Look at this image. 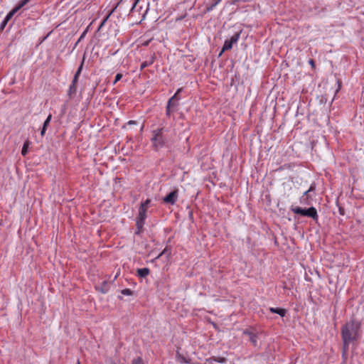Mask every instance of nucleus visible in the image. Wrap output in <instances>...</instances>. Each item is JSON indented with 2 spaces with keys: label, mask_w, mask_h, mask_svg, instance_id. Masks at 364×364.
Masks as SVG:
<instances>
[{
  "label": "nucleus",
  "mask_w": 364,
  "mask_h": 364,
  "mask_svg": "<svg viewBox=\"0 0 364 364\" xmlns=\"http://www.w3.org/2000/svg\"><path fill=\"white\" fill-rule=\"evenodd\" d=\"M339 212H340L341 215H344V212H343V208H339Z\"/></svg>",
  "instance_id": "obj_40"
},
{
  "label": "nucleus",
  "mask_w": 364,
  "mask_h": 364,
  "mask_svg": "<svg viewBox=\"0 0 364 364\" xmlns=\"http://www.w3.org/2000/svg\"><path fill=\"white\" fill-rule=\"evenodd\" d=\"M232 44L233 43H232V42L229 39L225 40L223 47V49L219 55L220 56L225 50L231 49L232 47Z\"/></svg>",
  "instance_id": "obj_15"
},
{
  "label": "nucleus",
  "mask_w": 364,
  "mask_h": 364,
  "mask_svg": "<svg viewBox=\"0 0 364 364\" xmlns=\"http://www.w3.org/2000/svg\"><path fill=\"white\" fill-rule=\"evenodd\" d=\"M51 119H52V114H50L48 116L47 119L45 120V122H44V123H43V127H46V128H47V127H48V125H49Z\"/></svg>",
  "instance_id": "obj_26"
},
{
  "label": "nucleus",
  "mask_w": 364,
  "mask_h": 364,
  "mask_svg": "<svg viewBox=\"0 0 364 364\" xmlns=\"http://www.w3.org/2000/svg\"><path fill=\"white\" fill-rule=\"evenodd\" d=\"M76 85H77V83H74L73 82H72L71 85L69 87V89H68V95L70 99L73 98V96L77 92Z\"/></svg>",
  "instance_id": "obj_8"
},
{
  "label": "nucleus",
  "mask_w": 364,
  "mask_h": 364,
  "mask_svg": "<svg viewBox=\"0 0 364 364\" xmlns=\"http://www.w3.org/2000/svg\"><path fill=\"white\" fill-rule=\"evenodd\" d=\"M315 190L316 184L314 183L311 185L309 188L304 193L303 196L305 197H312V193H314Z\"/></svg>",
  "instance_id": "obj_14"
},
{
  "label": "nucleus",
  "mask_w": 364,
  "mask_h": 364,
  "mask_svg": "<svg viewBox=\"0 0 364 364\" xmlns=\"http://www.w3.org/2000/svg\"><path fill=\"white\" fill-rule=\"evenodd\" d=\"M153 63V60H151L150 61H144L141 64L140 70H144L146 67L151 65Z\"/></svg>",
  "instance_id": "obj_24"
},
{
  "label": "nucleus",
  "mask_w": 364,
  "mask_h": 364,
  "mask_svg": "<svg viewBox=\"0 0 364 364\" xmlns=\"http://www.w3.org/2000/svg\"><path fill=\"white\" fill-rule=\"evenodd\" d=\"M311 198H312V197H305L304 196H302L300 198V203L304 205H309L310 204L309 199H311Z\"/></svg>",
  "instance_id": "obj_21"
},
{
  "label": "nucleus",
  "mask_w": 364,
  "mask_h": 364,
  "mask_svg": "<svg viewBox=\"0 0 364 364\" xmlns=\"http://www.w3.org/2000/svg\"><path fill=\"white\" fill-rule=\"evenodd\" d=\"M29 144H30V142L28 141H26L24 142L23 146L22 147V150H21V154L23 156H26L27 154Z\"/></svg>",
  "instance_id": "obj_19"
},
{
  "label": "nucleus",
  "mask_w": 364,
  "mask_h": 364,
  "mask_svg": "<svg viewBox=\"0 0 364 364\" xmlns=\"http://www.w3.org/2000/svg\"><path fill=\"white\" fill-rule=\"evenodd\" d=\"M18 11L14 8L9 13L6 15L5 17V20L9 22V21L14 16V15Z\"/></svg>",
  "instance_id": "obj_22"
},
{
  "label": "nucleus",
  "mask_w": 364,
  "mask_h": 364,
  "mask_svg": "<svg viewBox=\"0 0 364 364\" xmlns=\"http://www.w3.org/2000/svg\"><path fill=\"white\" fill-rule=\"evenodd\" d=\"M150 202L149 199H146L144 202L141 203L140 207H143L144 209H146Z\"/></svg>",
  "instance_id": "obj_28"
},
{
  "label": "nucleus",
  "mask_w": 364,
  "mask_h": 364,
  "mask_svg": "<svg viewBox=\"0 0 364 364\" xmlns=\"http://www.w3.org/2000/svg\"><path fill=\"white\" fill-rule=\"evenodd\" d=\"M309 63L311 65V68H315V66H316V65H315V62H314V60L310 59V60H309Z\"/></svg>",
  "instance_id": "obj_36"
},
{
  "label": "nucleus",
  "mask_w": 364,
  "mask_h": 364,
  "mask_svg": "<svg viewBox=\"0 0 364 364\" xmlns=\"http://www.w3.org/2000/svg\"><path fill=\"white\" fill-rule=\"evenodd\" d=\"M240 36V32L235 33L229 40L232 42V43H235L238 41Z\"/></svg>",
  "instance_id": "obj_23"
},
{
  "label": "nucleus",
  "mask_w": 364,
  "mask_h": 364,
  "mask_svg": "<svg viewBox=\"0 0 364 364\" xmlns=\"http://www.w3.org/2000/svg\"><path fill=\"white\" fill-rule=\"evenodd\" d=\"M136 122L134 120H130L128 122V124H136Z\"/></svg>",
  "instance_id": "obj_38"
},
{
  "label": "nucleus",
  "mask_w": 364,
  "mask_h": 364,
  "mask_svg": "<svg viewBox=\"0 0 364 364\" xmlns=\"http://www.w3.org/2000/svg\"><path fill=\"white\" fill-rule=\"evenodd\" d=\"M8 21H6L5 19H4V21L1 22V25H0V31H3L5 28V26H6Z\"/></svg>",
  "instance_id": "obj_31"
},
{
  "label": "nucleus",
  "mask_w": 364,
  "mask_h": 364,
  "mask_svg": "<svg viewBox=\"0 0 364 364\" xmlns=\"http://www.w3.org/2000/svg\"><path fill=\"white\" fill-rule=\"evenodd\" d=\"M144 225V220H141L139 219H136V225L137 230L136 231L135 234L139 235L141 233V232L142 231Z\"/></svg>",
  "instance_id": "obj_16"
},
{
  "label": "nucleus",
  "mask_w": 364,
  "mask_h": 364,
  "mask_svg": "<svg viewBox=\"0 0 364 364\" xmlns=\"http://www.w3.org/2000/svg\"><path fill=\"white\" fill-rule=\"evenodd\" d=\"M121 293L123 294V295H126V296H131L133 294V291L129 289H122L121 291Z\"/></svg>",
  "instance_id": "obj_25"
},
{
  "label": "nucleus",
  "mask_w": 364,
  "mask_h": 364,
  "mask_svg": "<svg viewBox=\"0 0 364 364\" xmlns=\"http://www.w3.org/2000/svg\"><path fill=\"white\" fill-rule=\"evenodd\" d=\"M270 311L274 314H279L280 316L284 317L286 315L287 311L284 309L281 308H270Z\"/></svg>",
  "instance_id": "obj_10"
},
{
  "label": "nucleus",
  "mask_w": 364,
  "mask_h": 364,
  "mask_svg": "<svg viewBox=\"0 0 364 364\" xmlns=\"http://www.w3.org/2000/svg\"><path fill=\"white\" fill-rule=\"evenodd\" d=\"M164 128L156 129L152 132V138L151 139L153 146L156 149L161 148L166 141L164 136Z\"/></svg>",
  "instance_id": "obj_2"
},
{
  "label": "nucleus",
  "mask_w": 364,
  "mask_h": 364,
  "mask_svg": "<svg viewBox=\"0 0 364 364\" xmlns=\"http://www.w3.org/2000/svg\"><path fill=\"white\" fill-rule=\"evenodd\" d=\"M83 64H84V59L82 60V61L81 62V64L80 65L79 68H77V70L76 71L77 73H79L80 75L82 68H83Z\"/></svg>",
  "instance_id": "obj_32"
},
{
  "label": "nucleus",
  "mask_w": 364,
  "mask_h": 364,
  "mask_svg": "<svg viewBox=\"0 0 364 364\" xmlns=\"http://www.w3.org/2000/svg\"><path fill=\"white\" fill-rule=\"evenodd\" d=\"M46 129H47L46 127H42V129H41V135L42 136H43L45 135Z\"/></svg>",
  "instance_id": "obj_37"
},
{
  "label": "nucleus",
  "mask_w": 364,
  "mask_h": 364,
  "mask_svg": "<svg viewBox=\"0 0 364 364\" xmlns=\"http://www.w3.org/2000/svg\"><path fill=\"white\" fill-rule=\"evenodd\" d=\"M227 359L225 357H215L213 356L206 359V363L208 364H213L214 362H218L220 363H225Z\"/></svg>",
  "instance_id": "obj_7"
},
{
  "label": "nucleus",
  "mask_w": 364,
  "mask_h": 364,
  "mask_svg": "<svg viewBox=\"0 0 364 364\" xmlns=\"http://www.w3.org/2000/svg\"><path fill=\"white\" fill-rule=\"evenodd\" d=\"M181 90H182L181 88L178 89L177 90V92L175 93V95L168 100L167 105H166V114L167 117L170 116L171 112L173 111V108L176 107L178 105L177 95H178V93L180 92H181Z\"/></svg>",
  "instance_id": "obj_4"
},
{
  "label": "nucleus",
  "mask_w": 364,
  "mask_h": 364,
  "mask_svg": "<svg viewBox=\"0 0 364 364\" xmlns=\"http://www.w3.org/2000/svg\"><path fill=\"white\" fill-rule=\"evenodd\" d=\"M77 364H80V360H77Z\"/></svg>",
  "instance_id": "obj_42"
},
{
  "label": "nucleus",
  "mask_w": 364,
  "mask_h": 364,
  "mask_svg": "<svg viewBox=\"0 0 364 364\" xmlns=\"http://www.w3.org/2000/svg\"><path fill=\"white\" fill-rule=\"evenodd\" d=\"M132 364H144L143 360L141 357H137L134 358L132 361Z\"/></svg>",
  "instance_id": "obj_27"
},
{
  "label": "nucleus",
  "mask_w": 364,
  "mask_h": 364,
  "mask_svg": "<svg viewBox=\"0 0 364 364\" xmlns=\"http://www.w3.org/2000/svg\"><path fill=\"white\" fill-rule=\"evenodd\" d=\"M176 359L177 360H178L181 363H189L191 360L189 358H186V357H184L183 355H181L180 353H179V350H176Z\"/></svg>",
  "instance_id": "obj_11"
},
{
  "label": "nucleus",
  "mask_w": 364,
  "mask_h": 364,
  "mask_svg": "<svg viewBox=\"0 0 364 364\" xmlns=\"http://www.w3.org/2000/svg\"><path fill=\"white\" fill-rule=\"evenodd\" d=\"M146 218V209H144L143 207H139V215L136 219H139L141 220H145Z\"/></svg>",
  "instance_id": "obj_13"
},
{
  "label": "nucleus",
  "mask_w": 364,
  "mask_h": 364,
  "mask_svg": "<svg viewBox=\"0 0 364 364\" xmlns=\"http://www.w3.org/2000/svg\"><path fill=\"white\" fill-rule=\"evenodd\" d=\"M123 2V0H120L117 4V5L109 11V13L108 14V15L105 18V19L102 21V22L101 23L100 26V28H102L105 22L107 21V19L109 18V17L112 15V14L114 13V11L117 9V8L119 6V5Z\"/></svg>",
  "instance_id": "obj_9"
},
{
  "label": "nucleus",
  "mask_w": 364,
  "mask_h": 364,
  "mask_svg": "<svg viewBox=\"0 0 364 364\" xmlns=\"http://www.w3.org/2000/svg\"><path fill=\"white\" fill-rule=\"evenodd\" d=\"M83 64H84V59L82 60V61L81 62V64L80 65L79 68H77V70L76 71L77 73H79L80 75L82 68H83Z\"/></svg>",
  "instance_id": "obj_33"
},
{
  "label": "nucleus",
  "mask_w": 364,
  "mask_h": 364,
  "mask_svg": "<svg viewBox=\"0 0 364 364\" xmlns=\"http://www.w3.org/2000/svg\"><path fill=\"white\" fill-rule=\"evenodd\" d=\"M291 210L295 214L306 216L312 218L314 220H317L318 218L317 210L314 207H310L307 209H304L300 207L291 206Z\"/></svg>",
  "instance_id": "obj_3"
},
{
  "label": "nucleus",
  "mask_w": 364,
  "mask_h": 364,
  "mask_svg": "<svg viewBox=\"0 0 364 364\" xmlns=\"http://www.w3.org/2000/svg\"><path fill=\"white\" fill-rule=\"evenodd\" d=\"M85 34V32L81 35V36H80V39H79V40H80L81 38H82L84 37Z\"/></svg>",
  "instance_id": "obj_41"
},
{
  "label": "nucleus",
  "mask_w": 364,
  "mask_h": 364,
  "mask_svg": "<svg viewBox=\"0 0 364 364\" xmlns=\"http://www.w3.org/2000/svg\"><path fill=\"white\" fill-rule=\"evenodd\" d=\"M109 284L107 281H104L102 283V285L101 287H97V289L99 290L100 292L102 293H107L108 291V289H109Z\"/></svg>",
  "instance_id": "obj_17"
},
{
  "label": "nucleus",
  "mask_w": 364,
  "mask_h": 364,
  "mask_svg": "<svg viewBox=\"0 0 364 364\" xmlns=\"http://www.w3.org/2000/svg\"><path fill=\"white\" fill-rule=\"evenodd\" d=\"M215 7V4H211L210 6L206 7L205 11L210 12Z\"/></svg>",
  "instance_id": "obj_29"
},
{
  "label": "nucleus",
  "mask_w": 364,
  "mask_h": 364,
  "mask_svg": "<svg viewBox=\"0 0 364 364\" xmlns=\"http://www.w3.org/2000/svg\"><path fill=\"white\" fill-rule=\"evenodd\" d=\"M139 0H135V1H134V3L133 4L132 7L131 8V10H130V11H131V12H133V11H134V9H135V7H136V6L137 3L139 2Z\"/></svg>",
  "instance_id": "obj_35"
},
{
  "label": "nucleus",
  "mask_w": 364,
  "mask_h": 364,
  "mask_svg": "<svg viewBox=\"0 0 364 364\" xmlns=\"http://www.w3.org/2000/svg\"><path fill=\"white\" fill-rule=\"evenodd\" d=\"M171 247H166L164 248V250L161 252V253L159 254L156 258H159L163 255H166L167 257H169L171 255Z\"/></svg>",
  "instance_id": "obj_18"
},
{
  "label": "nucleus",
  "mask_w": 364,
  "mask_h": 364,
  "mask_svg": "<svg viewBox=\"0 0 364 364\" xmlns=\"http://www.w3.org/2000/svg\"><path fill=\"white\" fill-rule=\"evenodd\" d=\"M360 331V322L352 320L346 323L341 329V336L343 340V351L346 353L348 350L349 344L358 339Z\"/></svg>",
  "instance_id": "obj_1"
},
{
  "label": "nucleus",
  "mask_w": 364,
  "mask_h": 364,
  "mask_svg": "<svg viewBox=\"0 0 364 364\" xmlns=\"http://www.w3.org/2000/svg\"><path fill=\"white\" fill-rule=\"evenodd\" d=\"M122 77V74L121 73H117L115 76V80L114 81V84H115L117 82H118L119 80H120Z\"/></svg>",
  "instance_id": "obj_30"
},
{
  "label": "nucleus",
  "mask_w": 364,
  "mask_h": 364,
  "mask_svg": "<svg viewBox=\"0 0 364 364\" xmlns=\"http://www.w3.org/2000/svg\"><path fill=\"white\" fill-rule=\"evenodd\" d=\"M79 76H80V74L75 73L72 82H73L74 83H77Z\"/></svg>",
  "instance_id": "obj_34"
},
{
  "label": "nucleus",
  "mask_w": 364,
  "mask_h": 364,
  "mask_svg": "<svg viewBox=\"0 0 364 364\" xmlns=\"http://www.w3.org/2000/svg\"><path fill=\"white\" fill-rule=\"evenodd\" d=\"M150 273L149 268H141L137 269V275L140 277H146Z\"/></svg>",
  "instance_id": "obj_12"
},
{
  "label": "nucleus",
  "mask_w": 364,
  "mask_h": 364,
  "mask_svg": "<svg viewBox=\"0 0 364 364\" xmlns=\"http://www.w3.org/2000/svg\"><path fill=\"white\" fill-rule=\"evenodd\" d=\"M31 0H21L18 5L15 6L14 8L18 11L21 9L23 6H24L26 4H27Z\"/></svg>",
  "instance_id": "obj_20"
},
{
  "label": "nucleus",
  "mask_w": 364,
  "mask_h": 364,
  "mask_svg": "<svg viewBox=\"0 0 364 364\" xmlns=\"http://www.w3.org/2000/svg\"><path fill=\"white\" fill-rule=\"evenodd\" d=\"M243 333L248 336L249 341L254 346H257V335L255 332L246 329L243 331Z\"/></svg>",
  "instance_id": "obj_6"
},
{
  "label": "nucleus",
  "mask_w": 364,
  "mask_h": 364,
  "mask_svg": "<svg viewBox=\"0 0 364 364\" xmlns=\"http://www.w3.org/2000/svg\"><path fill=\"white\" fill-rule=\"evenodd\" d=\"M178 198V190L169 193L164 198V202L168 204L173 205Z\"/></svg>",
  "instance_id": "obj_5"
},
{
  "label": "nucleus",
  "mask_w": 364,
  "mask_h": 364,
  "mask_svg": "<svg viewBox=\"0 0 364 364\" xmlns=\"http://www.w3.org/2000/svg\"><path fill=\"white\" fill-rule=\"evenodd\" d=\"M221 0H215L212 4H215V6L220 2Z\"/></svg>",
  "instance_id": "obj_39"
}]
</instances>
